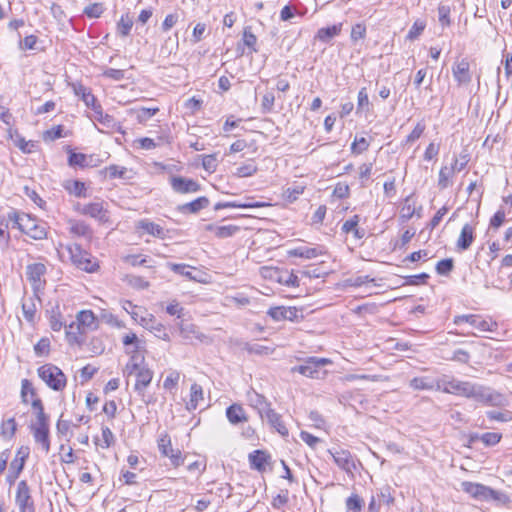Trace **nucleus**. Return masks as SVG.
Listing matches in <instances>:
<instances>
[{"mask_svg": "<svg viewBox=\"0 0 512 512\" xmlns=\"http://www.w3.org/2000/svg\"><path fill=\"white\" fill-rule=\"evenodd\" d=\"M269 458L270 456L265 451L255 450L249 454L250 466L259 472H263L266 469Z\"/></svg>", "mask_w": 512, "mask_h": 512, "instance_id": "obj_27", "label": "nucleus"}, {"mask_svg": "<svg viewBox=\"0 0 512 512\" xmlns=\"http://www.w3.org/2000/svg\"><path fill=\"white\" fill-rule=\"evenodd\" d=\"M469 381L443 377L436 381V390L465 397Z\"/></svg>", "mask_w": 512, "mask_h": 512, "instance_id": "obj_8", "label": "nucleus"}, {"mask_svg": "<svg viewBox=\"0 0 512 512\" xmlns=\"http://www.w3.org/2000/svg\"><path fill=\"white\" fill-rule=\"evenodd\" d=\"M140 227L150 235L160 237V238H162L164 236V229L160 225H158L154 222L141 221Z\"/></svg>", "mask_w": 512, "mask_h": 512, "instance_id": "obj_45", "label": "nucleus"}, {"mask_svg": "<svg viewBox=\"0 0 512 512\" xmlns=\"http://www.w3.org/2000/svg\"><path fill=\"white\" fill-rule=\"evenodd\" d=\"M452 73L458 85H467L472 80L470 65L466 59L454 63Z\"/></svg>", "mask_w": 512, "mask_h": 512, "instance_id": "obj_20", "label": "nucleus"}, {"mask_svg": "<svg viewBox=\"0 0 512 512\" xmlns=\"http://www.w3.org/2000/svg\"><path fill=\"white\" fill-rule=\"evenodd\" d=\"M49 323L53 331H60L62 327L65 326L66 328L68 326L62 320V315L60 313L59 306L52 308V310L50 311Z\"/></svg>", "mask_w": 512, "mask_h": 512, "instance_id": "obj_41", "label": "nucleus"}, {"mask_svg": "<svg viewBox=\"0 0 512 512\" xmlns=\"http://www.w3.org/2000/svg\"><path fill=\"white\" fill-rule=\"evenodd\" d=\"M178 45V33H175L174 39L172 37L165 39L164 44L161 47V53L170 55L178 49Z\"/></svg>", "mask_w": 512, "mask_h": 512, "instance_id": "obj_54", "label": "nucleus"}, {"mask_svg": "<svg viewBox=\"0 0 512 512\" xmlns=\"http://www.w3.org/2000/svg\"><path fill=\"white\" fill-rule=\"evenodd\" d=\"M91 109L93 111V117L96 121H98L107 128L113 127L114 118L108 114H105L99 103L95 104Z\"/></svg>", "mask_w": 512, "mask_h": 512, "instance_id": "obj_35", "label": "nucleus"}, {"mask_svg": "<svg viewBox=\"0 0 512 512\" xmlns=\"http://www.w3.org/2000/svg\"><path fill=\"white\" fill-rule=\"evenodd\" d=\"M264 277H268L272 280L277 281L278 283L288 286V287H298L299 286V278L292 271L283 270V269H265Z\"/></svg>", "mask_w": 512, "mask_h": 512, "instance_id": "obj_14", "label": "nucleus"}, {"mask_svg": "<svg viewBox=\"0 0 512 512\" xmlns=\"http://www.w3.org/2000/svg\"><path fill=\"white\" fill-rule=\"evenodd\" d=\"M123 375L128 379L135 376V391L139 395H144L145 389L150 385L153 379V372L144 365L143 355H131L130 360L123 369Z\"/></svg>", "mask_w": 512, "mask_h": 512, "instance_id": "obj_1", "label": "nucleus"}, {"mask_svg": "<svg viewBox=\"0 0 512 512\" xmlns=\"http://www.w3.org/2000/svg\"><path fill=\"white\" fill-rule=\"evenodd\" d=\"M275 103V95L271 91H267L263 97L261 102V108L264 113H270L274 110Z\"/></svg>", "mask_w": 512, "mask_h": 512, "instance_id": "obj_55", "label": "nucleus"}, {"mask_svg": "<svg viewBox=\"0 0 512 512\" xmlns=\"http://www.w3.org/2000/svg\"><path fill=\"white\" fill-rule=\"evenodd\" d=\"M465 397L489 406H504L507 402L506 397L502 393L470 381L468 382Z\"/></svg>", "mask_w": 512, "mask_h": 512, "instance_id": "obj_2", "label": "nucleus"}, {"mask_svg": "<svg viewBox=\"0 0 512 512\" xmlns=\"http://www.w3.org/2000/svg\"><path fill=\"white\" fill-rule=\"evenodd\" d=\"M264 418L267 419L268 423L273 427L280 435L288 436V429L282 421L281 415L278 414L274 409L270 408L264 413Z\"/></svg>", "mask_w": 512, "mask_h": 512, "instance_id": "obj_25", "label": "nucleus"}, {"mask_svg": "<svg viewBox=\"0 0 512 512\" xmlns=\"http://www.w3.org/2000/svg\"><path fill=\"white\" fill-rule=\"evenodd\" d=\"M267 314L275 321L289 320L297 322L303 319V315H299V310L296 307H272Z\"/></svg>", "mask_w": 512, "mask_h": 512, "instance_id": "obj_16", "label": "nucleus"}, {"mask_svg": "<svg viewBox=\"0 0 512 512\" xmlns=\"http://www.w3.org/2000/svg\"><path fill=\"white\" fill-rule=\"evenodd\" d=\"M104 12L102 3H93L84 9V14L89 18H99Z\"/></svg>", "mask_w": 512, "mask_h": 512, "instance_id": "obj_60", "label": "nucleus"}, {"mask_svg": "<svg viewBox=\"0 0 512 512\" xmlns=\"http://www.w3.org/2000/svg\"><path fill=\"white\" fill-rule=\"evenodd\" d=\"M247 397H248V401L250 403V405L257 409L258 413L260 414L261 418L263 419L264 418V413L271 408V405L270 403L267 401V399L257 393L256 391H251V392H248L247 394Z\"/></svg>", "mask_w": 512, "mask_h": 512, "instance_id": "obj_23", "label": "nucleus"}, {"mask_svg": "<svg viewBox=\"0 0 512 512\" xmlns=\"http://www.w3.org/2000/svg\"><path fill=\"white\" fill-rule=\"evenodd\" d=\"M22 310H23V315H24L25 319L29 322H32L34 320V316L36 313V307H35L33 300L32 299L25 300L22 303Z\"/></svg>", "mask_w": 512, "mask_h": 512, "instance_id": "obj_58", "label": "nucleus"}, {"mask_svg": "<svg viewBox=\"0 0 512 512\" xmlns=\"http://www.w3.org/2000/svg\"><path fill=\"white\" fill-rule=\"evenodd\" d=\"M454 267L453 259L447 258L439 261L436 265V272L439 275H447L449 274Z\"/></svg>", "mask_w": 512, "mask_h": 512, "instance_id": "obj_61", "label": "nucleus"}, {"mask_svg": "<svg viewBox=\"0 0 512 512\" xmlns=\"http://www.w3.org/2000/svg\"><path fill=\"white\" fill-rule=\"evenodd\" d=\"M105 172L110 179L121 178L125 180L132 179V171L119 165H110L105 168Z\"/></svg>", "mask_w": 512, "mask_h": 512, "instance_id": "obj_34", "label": "nucleus"}, {"mask_svg": "<svg viewBox=\"0 0 512 512\" xmlns=\"http://www.w3.org/2000/svg\"><path fill=\"white\" fill-rule=\"evenodd\" d=\"M304 189L305 187L303 185H295L293 187H288L284 191L283 196L289 203H293L304 192Z\"/></svg>", "mask_w": 512, "mask_h": 512, "instance_id": "obj_50", "label": "nucleus"}, {"mask_svg": "<svg viewBox=\"0 0 512 512\" xmlns=\"http://www.w3.org/2000/svg\"><path fill=\"white\" fill-rule=\"evenodd\" d=\"M369 147V142L366 140V138L361 137L359 139H355L354 142L351 145V150L355 154H361L364 151H366Z\"/></svg>", "mask_w": 512, "mask_h": 512, "instance_id": "obj_64", "label": "nucleus"}, {"mask_svg": "<svg viewBox=\"0 0 512 512\" xmlns=\"http://www.w3.org/2000/svg\"><path fill=\"white\" fill-rule=\"evenodd\" d=\"M39 377L48 387L60 391L66 386V376L60 368L52 364H46L38 369Z\"/></svg>", "mask_w": 512, "mask_h": 512, "instance_id": "obj_7", "label": "nucleus"}, {"mask_svg": "<svg viewBox=\"0 0 512 512\" xmlns=\"http://www.w3.org/2000/svg\"><path fill=\"white\" fill-rule=\"evenodd\" d=\"M370 102L366 88H361L357 97V112H368Z\"/></svg>", "mask_w": 512, "mask_h": 512, "instance_id": "obj_49", "label": "nucleus"}, {"mask_svg": "<svg viewBox=\"0 0 512 512\" xmlns=\"http://www.w3.org/2000/svg\"><path fill=\"white\" fill-rule=\"evenodd\" d=\"M137 142L140 145V148L145 150H151L156 148L157 146L161 145L162 143H169L168 137L160 136L158 137V142H155L153 139L144 137L137 140Z\"/></svg>", "mask_w": 512, "mask_h": 512, "instance_id": "obj_44", "label": "nucleus"}, {"mask_svg": "<svg viewBox=\"0 0 512 512\" xmlns=\"http://www.w3.org/2000/svg\"><path fill=\"white\" fill-rule=\"evenodd\" d=\"M30 398L36 397L35 389L28 379H23L21 382V398L24 403H29Z\"/></svg>", "mask_w": 512, "mask_h": 512, "instance_id": "obj_46", "label": "nucleus"}, {"mask_svg": "<svg viewBox=\"0 0 512 512\" xmlns=\"http://www.w3.org/2000/svg\"><path fill=\"white\" fill-rule=\"evenodd\" d=\"M178 328L180 335L185 339L196 338L201 340L204 337L194 324H185L182 322L178 325Z\"/></svg>", "mask_w": 512, "mask_h": 512, "instance_id": "obj_36", "label": "nucleus"}, {"mask_svg": "<svg viewBox=\"0 0 512 512\" xmlns=\"http://www.w3.org/2000/svg\"><path fill=\"white\" fill-rule=\"evenodd\" d=\"M202 166L206 171H208L210 173L215 172L216 168H217L216 155H214V154L205 155L202 159Z\"/></svg>", "mask_w": 512, "mask_h": 512, "instance_id": "obj_63", "label": "nucleus"}, {"mask_svg": "<svg viewBox=\"0 0 512 512\" xmlns=\"http://www.w3.org/2000/svg\"><path fill=\"white\" fill-rule=\"evenodd\" d=\"M170 184L173 191L179 194L194 193L200 190V185L196 181L181 176H172Z\"/></svg>", "mask_w": 512, "mask_h": 512, "instance_id": "obj_17", "label": "nucleus"}, {"mask_svg": "<svg viewBox=\"0 0 512 512\" xmlns=\"http://www.w3.org/2000/svg\"><path fill=\"white\" fill-rule=\"evenodd\" d=\"M456 324H460L461 322L469 323L471 326L475 327L480 331H489L494 332L498 328L497 322L489 319H482L477 315H460L455 318L454 321Z\"/></svg>", "mask_w": 512, "mask_h": 512, "instance_id": "obj_15", "label": "nucleus"}, {"mask_svg": "<svg viewBox=\"0 0 512 512\" xmlns=\"http://www.w3.org/2000/svg\"><path fill=\"white\" fill-rule=\"evenodd\" d=\"M139 324L146 330L153 333L155 337L165 341H170V337L165 326L161 322L157 321L154 315L146 313L144 316H140Z\"/></svg>", "mask_w": 512, "mask_h": 512, "instance_id": "obj_13", "label": "nucleus"}, {"mask_svg": "<svg viewBox=\"0 0 512 512\" xmlns=\"http://www.w3.org/2000/svg\"><path fill=\"white\" fill-rule=\"evenodd\" d=\"M98 326L95 314L91 310H82L77 314L76 322L66 327V336L69 342H78V335L88 330H95Z\"/></svg>", "mask_w": 512, "mask_h": 512, "instance_id": "obj_4", "label": "nucleus"}, {"mask_svg": "<svg viewBox=\"0 0 512 512\" xmlns=\"http://www.w3.org/2000/svg\"><path fill=\"white\" fill-rule=\"evenodd\" d=\"M486 416L489 420L499 421V422H509L512 420V412L505 410L502 412L499 411H488L486 412Z\"/></svg>", "mask_w": 512, "mask_h": 512, "instance_id": "obj_53", "label": "nucleus"}, {"mask_svg": "<svg viewBox=\"0 0 512 512\" xmlns=\"http://www.w3.org/2000/svg\"><path fill=\"white\" fill-rule=\"evenodd\" d=\"M16 503L19 510H34L33 502L31 501L30 489L25 480L18 483L16 491Z\"/></svg>", "mask_w": 512, "mask_h": 512, "instance_id": "obj_19", "label": "nucleus"}, {"mask_svg": "<svg viewBox=\"0 0 512 512\" xmlns=\"http://www.w3.org/2000/svg\"><path fill=\"white\" fill-rule=\"evenodd\" d=\"M203 399L204 394L202 386L197 383H193L190 388V399L186 404L187 410L192 411L197 409L199 402L203 401Z\"/></svg>", "mask_w": 512, "mask_h": 512, "instance_id": "obj_30", "label": "nucleus"}, {"mask_svg": "<svg viewBox=\"0 0 512 512\" xmlns=\"http://www.w3.org/2000/svg\"><path fill=\"white\" fill-rule=\"evenodd\" d=\"M502 439V434L496 432H486L481 435L480 441L487 447L495 446Z\"/></svg>", "mask_w": 512, "mask_h": 512, "instance_id": "obj_57", "label": "nucleus"}, {"mask_svg": "<svg viewBox=\"0 0 512 512\" xmlns=\"http://www.w3.org/2000/svg\"><path fill=\"white\" fill-rule=\"evenodd\" d=\"M158 449L163 456L170 459L171 464L174 467H178L183 464L184 459L181 451L179 449L172 448L171 439L168 434L160 436L158 440Z\"/></svg>", "mask_w": 512, "mask_h": 512, "instance_id": "obj_12", "label": "nucleus"}, {"mask_svg": "<svg viewBox=\"0 0 512 512\" xmlns=\"http://www.w3.org/2000/svg\"><path fill=\"white\" fill-rule=\"evenodd\" d=\"M65 190L76 197H87L86 186L79 180H67L64 183Z\"/></svg>", "mask_w": 512, "mask_h": 512, "instance_id": "obj_32", "label": "nucleus"}, {"mask_svg": "<svg viewBox=\"0 0 512 512\" xmlns=\"http://www.w3.org/2000/svg\"><path fill=\"white\" fill-rule=\"evenodd\" d=\"M243 42L248 48L251 49L252 52H257V49H256L257 37L254 35V33L251 31V29L249 27L244 29Z\"/></svg>", "mask_w": 512, "mask_h": 512, "instance_id": "obj_59", "label": "nucleus"}, {"mask_svg": "<svg viewBox=\"0 0 512 512\" xmlns=\"http://www.w3.org/2000/svg\"><path fill=\"white\" fill-rule=\"evenodd\" d=\"M475 239L474 227L470 224H465L460 232L457 240V248L461 251L467 250Z\"/></svg>", "mask_w": 512, "mask_h": 512, "instance_id": "obj_26", "label": "nucleus"}, {"mask_svg": "<svg viewBox=\"0 0 512 512\" xmlns=\"http://www.w3.org/2000/svg\"><path fill=\"white\" fill-rule=\"evenodd\" d=\"M332 361L328 358L309 357L302 365L295 366L291 369L293 373L298 372L309 378L319 379L322 378L326 372L321 370V367L331 364Z\"/></svg>", "mask_w": 512, "mask_h": 512, "instance_id": "obj_6", "label": "nucleus"}, {"mask_svg": "<svg viewBox=\"0 0 512 512\" xmlns=\"http://www.w3.org/2000/svg\"><path fill=\"white\" fill-rule=\"evenodd\" d=\"M342 24H335L331 27L320 28L317 32L316 38L324 43L329 42L332 38L339 35L341 32Z\"/></svg>", "mask_w": 512, "mask_h": 512, "instance_id": "obj_33", "label": "nucleus"}, {"mask_svg": "<svg viewBox=\"0 0 512 512\" xmlns=\"http://www.w3.org/2000/svg\"><path fill=\"white\" fill-rule=\"evenodd\" d=\"M409 385L414 390H436V381L433 382L426 377H414Z\"/></svg>", "mask_w": 512, "mask_h": 512, "instance_id": "obj_38", "label": "nucleus"}, {"mask_svg": "<svg viewBox=\"0 0 512 512\" xmlns=\"http://www.w3.org/2000/svg\"><path fill=\"white\" fill-rule=\"evenodd\" d=\"M29 455L28 447H20L15 455V458L11 461L8 474L6 476V481L12 485L18 479L20 473L22 472L25 461Z\"/></svg>", "mask_w": 512, "mask_h": 512, "instance_id": "obj_10", "label": "nucleus"}, {"mask_svg": "<svg viewBox=\"0 0 512 512\" xmlns=\"http://www.w3.org/2000/svg\"><path fill=\"white\" fill-rule=\"evenodd\" d=\"M70 255L71 262L79 269L94 273L99 269L97 259L87 251L83 250L79 244H71L66 247Z\"/></svg>", "mask_w": 512, "mask_h": 512, "instance_id": "obj_5", "label": "nucleus"}, {"mask_svg": "<svg viewBox=\"0 0 512 512\" xmlns=\"http://www.w3.org/2000/svg\"><path fill=\"white\" fill-rule=\"evenodd\" d=\"M207 229L213 231L215 236L218 238H227L232 236L236 231L239 230L237 226L234 225H224V226H207Z\"/></svg>", "mask_w": 512, "mask_h": 512, "instance_id": "obj_39", "label": "nucleus"}, {"mask_svg": "<svg viewBox=\"0 0 512 512\" xmlns=\"http://www.w3.org/2000/svg\"><path fill=\"white\" fill-rule=\"evenodd\" d=\"M226 417L232 425H238L248 421V417L240 404L234 403L227 407Z\"/></svg>", "mask_w": 512, "mask_h": 512, "instance_id": "obj_24", "label": "nucleus"}, {"mask_svg": "<svg viewBox=\"0 0 512 512\" xmlns=\"http://www.w3.org/2000/svg\"><path fill=\"white\" fill-rule=\"evenodd\" d=\"M101 431L102 437L101 439L96 438L95 444L103 449H108L115 442L114 434L109 427H102Z\"/></svg>", "mask_w": 512, "mask_h": 512, "instance_id": "obj_40", "label": "nucleus"}, {"mask_svg": "<svg viewBox=\"0 0 512 512\" xmlns=\"http://www.w3.org/2000/svg\"><path fill=\"white\" fill-rule=\"evenodd\" d=\"M78 212L82 215L89 216L96 219L100 223H106L109 221V212L105 207V202L97 200L78 208Z\"/></svg>", "mask_w": 512, "mask_h": 512, "instance_id": "obj_11", "label": "nucleus"}, {"mask_svg": "<svg viewBox=\"0 0 512 512\" xmlns=\"http://www.w3.org/2000/svg\"><path fill=\"white\" fill-rule=\"evenodd\" d=\"M425 29V23L421 20H416L410 28L407 39L415 40L418 38Z\"/></svg>", "mask_w": 512, "mask_h": 512, "instance_id": "obj_62", "label": "nucleus"}, {"mask_svg": "<svg viewBox=\"0 0 512 512\" xmlns=\"http://www.w3.org/2000/svg\"><path fill=\"white\" fill-rule=\"evenodd\" d=\"M329 453L340 469L351 473L356 468L354 458L348 450H329Z\"/></svg>", "mask_w": 512, "mask_h": 512, "instance_id": "obj_18", "label": "nucleus"}, {"mask_svg": "<svg viewBox=\"0 0 512 512\" xmlns=\"http://www.w3.org/2000/svg\"><path fill=\"white\" fill-rule=\"evenodd\" d=\"M363 500L357 494H352L346 499V512H360L363 507Z\"/></svg>", "mask_w": 512, "mask_h": 512, "instance_id": "obj_48", "label": "nucleus"}, {"mask_svg": "<svg viewBox=\"0 0 512 512\" xmlns=\"http://www.w3.org/2000/svg\"><path fill=\"white\" fill-rule=\"evenodd\" d=\"M75 94L80 96L82 101L86 104L87 107L92 108L95 104H97V100L95 96L91 93V91L83 85H78L74 87Z\"/></svg>", "mask_w": 512, "mask_h": 512, "instance_id": "obj_37", "label": "nucleus"}, {"mask_svg": "<svg viewBox=\"0 0 512 512\" xmlns=\"http://www.w3.org/2000/svg\"><path fill=\"white\" fill-rule=\"evenodd\" d=\"M455 172V170L452 168V166L449 168L447 166H444L439 171V179H438V186L441 189H445L449 186V178L451 175Z\"/></svg>", "mask_w": 512, "mask_h": 512, "instance_id": "obj_52", "label": "nucleus"}, {"mask_svg": "<svg viewBox=\"0 0 512 512\" xmlns=\"http://www.w3.org/2000/svg\"><path fill=\"white\" fill-rule=\"evenodd\" d=\"M167 267L170 268L173 272H175L189 280L197 281L196 276H194L192 274V272L189 270L191 268V266H189L187 264H183V263L177 264V263L168 262Z\"/></svg>", "mask_w": 512, "mask_h": 512, "instance_id": "obj_42", "label": "nucleus"}, {"mask_svg": "<svg viewBox=\"0 0 512 512\" xmlns=\"http://www.w3.org/2000/svg\"><path fill=\"white\" fill-rule=\"evenodd\" d=\"M17 430V423L14 418H9L2 422L1 435L4 438L11 439Z\"/></svg>", "mask_w": 512, "mask_h": 512, "instance_id": "obj_47", "label": "nucleus"}, {"mask_svg": "<svg viewBox=\"0 0 512 512\" xmlns=\"http://www.w3.org/2000/svg\"><path fill=\"white\" fill-rule=\"evenodd\" d=\"M9 218L14 221L17 228L32 239L42 240L47 236L46 224L29 214L13 213Z\"/></svg>", "mask_w": 512, "mask_h": 512, "instance_id": "obj_3", "label": "nucleus"}, {"mask_svg": "<svg viewBox=\"0 0 512 512\" xmlns=\"http://www.w3.org/2000/svg\"><path fill=\"white\" fill-rule=\"evenodd\" d=\"M209 205V199L205 196L199 197L179 207L181 212L197 213Z\"/></svg>", "mask_w": 512, "mask_h": 512, "instance_id": "obj_31", "label": "nucleus"}, {"mask_svg": "<svg viewBox=\"0 0 512 512\" xmlns=\"http://www.w3.org/2000/svg\"><path fill=\"white\" fill-rule=\"evenodd\" d=\"M132 26V18L128 14L122 15L120 20L117 22V33L122 37H126L129 35Z\"/></svg>", "mask_w": 512, "mask_h": 512, "instance_id": "obj_43", "label": "nucleus"}, {"mask_svg": "<svg viewBox=\"0 0 512 512\" xmlns=\"http://www.w3.org/2000/svg\"><path fill=\"white\" fill-rule=\"evenodd\" d=\"M45 272L46 267L42 263H33L27 266L26 275L33 288L37 289L40 287Z\"/></svg>", "mask_w": 512, "mask_h": 512, "instance_id": "obj_21", "label": "nucleus"}, {"mask_svg": "<svg viewBox=\"0 0 512 512\" xmlns=\"http://www.w3.org/2000/svg\"><path fill=\"white\" fill-rule=\"evenodd\" d=\"M461 487L464 492L477 500L497 499V492L483 484L464 481Z\"/></svg>", "mask_w": 512, "mask_h": 512, "instance_id": "obj_9", "label": "nucleus"}, {"mask_svg": "<svg viewBox=\"0 0 512 512\" xmlns=\"http://www.w3.org/2000/svg\"><path fill=\"white\" fill-rule=\"evenodd\" d=\"M258 168L253 163H247L237 168L235 175L240 178L250 177L257 172Z\"/></svg>", "mask_w": 512, "mask_h": 512, "instance_id": "obj_56", "label": "nucleus"}, {"mask_svg": "<svg viewBox=\"0 0 512 512\" xmlns=\"http://www.w3.org/2000/svg\"><path fill=\"white\" fill-rule=\"evenodd\" d=\"M290 257H300L305 259H313L322 254V250L316 247L300 246L287 251Z\"/></svg>", "mask_w": 512, "mask_h": 512, "instance_id": "obj_28", "label": "nucleus"}, {"mask_svg": "<svg viewBox=\"0 0 512 512\" xmlns=\"http://www.w3.org/2000/svg\"><path fill=\"white\" fill-rule=\"evenodd\" d=\"M69 231L75 236L83 237L87 241L93 238V231L88 224L81 220H70Z\"/></svg>", "mask_w": 512, "mask_h": 512, "instance_id": "obj_22", "label": "nucleus"}, {"mask_svg": "<svg viewBox=\"0 0 512 512\" xmlns=\"http://www.w3.org/2000/svg\"><path fill=\"white\" fill-rule=\"evenodd\" d=\"M32 433L35 442L40 444L45 453L50 450L49 427L32 426Z\"/></svg>", "mask_w": 512, "mask_h": 512, "instance_id": "obj_29", "label": "nucleus"}, {"mask_svg": "<svg viewBox=\"0 0 512 512\" xmlns=\"http://www.w3.org/2000/svg\"><path fill=\"white\" fill-rule=\"evenodd\" d=\"M224 208H260L269 206L270 204L264 203V202H237V201H231V202H223Z\"/></svg>", "mask_w": 512, "mask_h": 512, "instance_id": "obj_51", "label": "nucleus"}]
</instances>
